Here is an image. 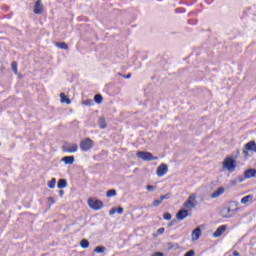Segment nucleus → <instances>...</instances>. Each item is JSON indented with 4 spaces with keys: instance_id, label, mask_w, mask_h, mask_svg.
<instances>
[{
    "instance_id": "36",
    "label": "nucleus",
    "mask_w": 256,
    "mask_h": 256,
    "mask_svg": "<svg viewBox=\"0 0 256 256\" xmlns=\"http://www.w3.org/2000/svg\"><path fill=\"white\" fill-rule=\"evenodd\" d=\"M116 213H118V215H123V207L116 208Z\"/></svg>"
},
{
    "instance_id": "45",
    "label": "nucleus",
    "mask_w": 256,
    "mask_h": 256,
    "mask_svg": "<svg viewBox=\"0 0 256 256\" xmlns=\"http://www.w3.org/2000/svg\"><path fill=\"white\" fill-rule=\"evenodd\" d=\"M233 255H234V256H240V254H239L238 251H234V252H233Z\"/></svg>"
},
{
    "instance_id": "20",
    "label": "nucleus",
    "mask_w": 256,
    "mask_h": 256,
    "mask_svg": "<svg viewBox=\"0 0 256 256\" xmlns=\"http://www.w3.org/2000/svg\"><path fill=\"white\" fill-rule=\"evenodd\" d=\"M60 97H61V103H66V105H71V99L65 96L64 93H61Z\"/></svg>"
},
{
    "instance_id": "25",
    "label": "nucleus",
    "mask_w": 256,
    "mask_h": 256,
    "mask_svg": "<svg viewBox=\"0 0 256 256\" xmlns=\"http://www.w3.org/2000/svg\"><path fill=\"white\" fill-rule=\"evenodd\" d=\"M55 185H57V179L52 178L50 182H48L49 189H55Z\"/></svg>"
},
{
    "instance_id": "26",
    "label": "nucleus",
    "mask_w": 256,
    "mask_h": 256,
    "mask_svg": "<svg viewBox=\"0 0 256 256\" xmlns=\"http://www.w3.org/2000/svg\"><path fill=\"white\" fill-rule=\"evenodd\" d=\"M94 101L95 103H98V104L103 103V96L101 94H96L94 96Z\"/></svg>"
},
{
    "instance_id": "11",
    "label": "nucleus",
    "mask_w": 256,
    "mask_h": 256,
    "mask_svg": "<svg viewBox=\"0 0 256 256\" xmlns=\"http://www.w3.org/2000/svg\"><path fill=\"white\" fill-rule=\"evenodd\" d=\"M225 231H227V225H221L220 227H218L216 229V231L213 233V237L217 238V237H221V235H223V233H225Z\"/></svg>"
},
{
    "instance_id": "37",
    "label": "nucleus",
    "mask_w": 256,
    "mask_h": 256,
    "mask_svg": "<svg viewBox=\"0 0 256 256\" xmlns=\"http://www.w3.org/2000/svg\"><path fill=\"white\" fill-rule=\"evenodd\" d=\"M157 233H158V235H163V233H165V228H159L158 230H157Z\"/></svg>"
},
{
    "instance_id": "12",
    "label": "nucleus",
    "mask_w": 256,
    "mask_h": 256,
    "mask_svg": "<svg viewBox=\"0 0 256 256\" xmlns=\"http://www.w3.org/2000/svg\"><path fill=\"white\" fill-rule=\"evenodd\" d=\"M225 193V188L224 187H219L217 190H215L211 195V199H217V197H221Z\"/></svg>"
},
{
    "instance_id": "18",
    "label": "nucleus",
    "mask_w": 256,
    "mask_h": 256,
    "mask_svg": "<svg viewBox=\"0 0 256 256\" xmlns=\"http://www.w3.org/2000/svg\"><path fill=\"white\" fill-rule=\"evenodd\" d=\"M98 126L100 129H107V121L105 120V117L101 116L98 120Z\"/></svg>"
},
{
    "instance_id": "17",
    "label": "nucleus",
    "mask_w": 256,
    "mask_h": 256,
    "mask_svg": "<svg viewBox=\"0 0 256 256\" xmlns=\"http://www.w3.org/2000/svg\"><path fill=\"white\" fill-rule=\"evenodd\" d=\"M246 151H256V143L255 141H250L245 145Z\"/></svg>"
},
{
    "instance_id": "30",
    "label": "nucleus",
    "mask_w": 256,
    "mask_h": 256,
    "mask_svg": "<svg viewBox=\"0 0 256 256\" xmlns=\"http://www.w3.org/2000/svg\"><path fill=\"white\" fill-rule=\"evenodd\" d=\"M171 217H172V215L169 212H166L163 215V219H165V221H171Z\"/></svg>"
},
{
    "instance_id": "4",
    "label": "nucleus",
    "mask_w": 256,
    "mask_h": 256,
    "mask_svg": "<svg viewBox=\"0 0 256 256\" xmlns=\"http://www.w3.org/2000/svg\"><path fill=\"white\" fill-rule=\"evenodd\" d=\"M136 157H138V159H142L143 161H155V160H157V157H154L153 153L145 152V151H138L137 154H136Z\"/></svg>"
},
{
    "instance_id": "27",
    "label": "nucleus",
    "mask_w": 256,
    "mask_h": 256,
    "mask_svg": "<svg viewBox=\"0 0 256 256\" xmlns=\"http://www.w3.org/2000/svg\"><path fill=\"white\" fill-rule=\"evenodd\" d=\"M105 250H106L105 246H98L94 249V252L95 253H105Z\"/></svg>"
},
{
    "instance_id": "24",
    "label": "nucleus",
    "mask_w": 256,
    "mask_h": 256,
    "mask_svg": "<svg viewBox=\"0 0 256 256\" xmlns=\"http://www.w3.org/2000/svg\"><path fill=\"white\" fill-rule=\"evenodd\" d=\"M80 247H82V249H89V240L87 239L81 240Z\"/></svg>"
},
{
    "instance_id": "47",
    "label": "nucleus",
    "mask_w": 256,
    "mask_h": 256,
    "mask_svg": "<svg viewBox=\"0 0 256 256\" xmlns=\"http://www.w3.org/2000/svg\"><path fill=\"white\" fill-rule=\"evenodd\" d=\"M243 153L247 155V150H243Z\"/></svg>"
},
{
    "instance_id": "8",
    "label": "nucleus",
    "mask_w": 256,
    "mask_h": 256,
    "mask_svg": "<svg viewBox=\"0 0 256 256\" xmlns=\"http://www.w3.org/2000/svg\"><path fill=\"white\" fill-rule=\"evenodd\" d=\"M167 171H169L167 164H161L160 166H158L156 174L158 177H163L167 175Z\"/></svg>"
},
{
    "instance_id": "33",
    "label": "nucleus",
    "mask_w": 256,
    "mask_h": 256,
    "mask_svg": "<svg viewBox=\"0 0 256 256\" xmlns=\"http://www.w3.org/2000/svg\"><path fill=\"white\" fill-rule=\"evenodd\" d=\"M120 77H123L124 79H131V73H128L127 75H123L121 73H118Z\"/></svg>"
},
{
    "instance_id": "9",
    "label": "nucleus",
    "mask_w": 256,
    "mask_h": 256,
    "mask_svg": "<svg viewBox=\"0 0 256 256\" xmlns=\"http://www.w3.org/2000/svg\"><path fill=\"white\" fill-rule=\"evenodd\" d=\"M239 204L236 201L229 202L228 206H226V209L232 213V216L234 213H237L239 211Z\"/></svg>"
},
{
    "instance_id": "42",
    "label": "nucleus",
    "mask_w": 256,
    "mask_h": 256,
    "mask_svg": "<svg viewBox=\"0 0 256 256\" xmlns=\"http://www.w3.org/2000/svg\"><path fill=\"white\" fill-rule=\"evenodd\" d=\"M177 224V220H172L170 223H169V227H173V225H176Z\"/></svg>"
},
{
    "instance_id": "21",
    "label": "nucleus",
    "mask_w": 256,
    "mask_h": 256,
    "mask_svg": "<svg viewBox=\"0 0 256 256\" xmlns=\"http://www.w3.org/2000/svg\"><path fill=\"white\" fill-rule=\"evenodd\" d=\"M249 201H253V195H247L241 199L242 205H246V203H249Z\"/></svg>"
},
{
    "instance_id": "43",
    "label": "nucleus",
    "mask_w": 256,
    "mask_h": 256,
    "mask_svg": "<svg viewBox=\"0 0 256 256\" xmlns=\"http://www.w3.org/2000/svg\"><path fill=\"white\" fill-rule=\"evenodd\" d=\"M58 193H59L60 197H63V195H65V191L64 190H59Z\"/></svg>"
},
{
    "instance_id": "7",
    "label": "nucleus",
    "mask_w": 256,
    "mask_h": 256,
    "mask_svg": "<svg viewBox=\"0 0 256 256\" xmlns=\"http://www.w3.org/2000/svg\"><path fill=\"white\" fill-rule=\"evenodd\" d=\"M62 150L66 153H77V151H79V146L77 144H68L64 145Z\"/></svg>"
},
{
    "instance_id": "2",
    "label": "nucleus",
    "mask_w": 256,
    "mask_h": 256,
    "mask_svg": "<svg viewBox=\"0 0 256 256\" xmlns=\"http://www.w3.org/2000/svg\"><path fill=\"white\" fill-rule=\"evenodd\" d=\"M223 169L229 171V173H233L235 171V167H237V161L232 157H226L222 162Z\"/></svg>"
},
{
    "instance_id": "6",
    "label": "nucleus",
    "mask_w": 256,
    "mask_h": 256,
    "mask_svg": "<svg viewBox=\"0 0 256 256\" xmlns=\"http://www.w3.org/2000/svg\"><path fill=\"white\" fill-rule=\"evenodd\" d=\"M196 199H197V195L191 194L188 197L187 201L184 202L183 207L185 209H195V207H196V204H195Z\"/></svg>"
},
{
    "instance_id": "28",
    "label": "nucleus",
    "mask_w": 256,
    "mask_h": 256,
    "mask_svg": "<svg viewBox=\"0 0 256 256\" xmlns=\"http://www.w3.org/2000/svg\"><path fill=\"white\" fill-rule=\"evenodd\" d=\"M172 195L171 193H166L165 195L160 196L159 200L163 203L165 199H171Z\"/></svg>"
},
{
    "instance_id": "13",
    "label": "nucleus",
    "mask_w": 256,
    "mask_h": 256,
    "mask_svg": "<svg viewBox=\"0 0 256 256\" xmlns=\"http://www.w3.org/2000/svg\"><path fill=\"white\" fill-rule=\"evenodd\" d=\"M220 215H221V217H223L224 219H229V218L233 217V213H231V212L227 209V207H224V208L221 209Z\"/></svg>"
},
{
    "instance_id": "5",
    "label": "nucleus",
    "mask_w": 256,
    "mask_h": 256,
    "mask_svg": "<svg viewBox=\"0 0 256 256\" xmlns=\"http://www.w3.org/2000/svg\"><path fill=\"white\" fill-rule=\"evenodd\" d=\"M88 206L91 209H93L94 211H99V210L103 209V201H101L99 199L89 198L88 199Z\"/></svg>"
},
{
    "instance_id": "35",
    "label": "nucleus",
    "mask_w": 256,
    "mask_h": 256,
    "mask_svg": "<svg viewBox=\"0 0 256 256\" xmlns=\"http://www.w3.org/2000/svg\"><path fill=\"white\" fill-rule=\"evenodd\" d=\"M146 189H147V191H155L156 186H153V185H147Z\"/></svg>"
},
{
    "instance_id": "38",
    "label": "nucleus",
    "mask_w": 256,
    "mask_h": 256,
    "mask_svg": "<svg viewBox=\"0 0 256 256\" xmlns=\"http://www.w3.org/2000/svg\"><path fill=\"white\" fill-rule=\"evenodd\" d=\"M185 8H177L176 10H175V12L176 13H185Z\"/></svg>"
},
{
    "instance_id": "31",
    "label": "nucleus",
    "mask_w": 256,
    "mask_h": 256,
    "mask_svg": "<svg viewBox=\"0 0 256 256\" xmlns=\"http://www.w3.org/2000/svg\"><path fill=\"white\" fill-rule=\"evenodd\" d=\"M163 202L158 199V200H154L153 203H152V206L153 207H159V205H161Z\"/></svg>"
},
{
    "instance_id": "32",
    "label": "nucleus",
    "mask_w": 256,
    "mask_h": 256,
    "mask_svg": "<svg viewBox=\"0 0 256 256\" xmlns=\"http://www.w3.org/2000/svg\"><path fill=\"white\" fill-rule=\"evenodd\" d=\"M12 71L13 73H15V75H17V62H12Z\"/></svg>"
},
{
    "instance_id": "16",
    "label": "nucleus",
    "mask_w": 256,
    "mask_h": 256,
    "mask_svg": "<svg viewBox=\"0 0 256 256\" xmlns=\"http://www.w3.org/2000/svg\"><path fill=\"white\" fill-rule=\"evenodd\" d=\"M201 237V228L197 227L192 231V241H197Z\"/></svg>"
},
{
    "instance_id": "34",
    "label": "nucleus",
    "mask_w": 256,
    "mask_h": 256,
    "mask_svg": "<svg viewBox=\"0 0 256 256\" xmlns=\"http://www.w3.org/2000/svg\"><path fill=\"white\" fill-rule=\"evenodd\" d=\"M184 256H195V250H190L184 254Z\"/></svg>"
},
{
    "instance_id": "40",
    "label": "nucleus",
    "mask_w": 256,
    "mask_h": 256,
    "mask_svg": "<svg viewBox=\"0 0 256 256\" xmlns=\"http://www.w3.org/2000/svg\"><path fill=\"white\" fill-rule=\"evenodd\" d=\"M189 25H197V20H188Z\"/></svg>"
},
{
    "instance_id": "1",
    "label": "nucleus",
    "mask_w": 256,
    "mask_h": 256,
    "mask_svg": "<svg viewBox=\"0 0 256 256\" xmlns=\"http://www.w3.org/2000/svg\"><path fill=\"white\" fill-rule=\"evenodd\" d=\"M253 177H256V169L255 168H250L244 171V176L240 175L236 177L234 180L230 181V185L235 186L238 183H243L245 179H252Z\"/></svg>"
},
{
    "instance_id": "15",
    "label": "nucleus",
    "mask_w": 256,
    "mask_h": 256,
    "mask_svg": "<svg viewBox=\"0 0 256 256\" xmlns=\"http://www.w3.org/2000/svg\"><path fill=\"white\" fill-rule=\"evenodd\" d=\"M65 165H73L75 163V156H65L61 159Z\"/></svg>"
},
{
    "instance_id": "22",
    "label": "nucleus",
    "mask_w": 256,
    "mask_h": 256,
    "mask_svg": "<svg viewBox=\"0 0 256 256\" xmlns=\"http://www.w3.org/2000/svg\"><path fill=\"white\" fill-rule=\"evenodd\" d=\"M56 47H58V49H64V50L69 49V45H67V43L65 42H57Z\"/></svg>"
},
{
    "instance_id": "23",
    "label": "nucleus",
    "mask_w": 256,
    "mask_h": 256,
    "mask_svg": "<svg viewBox=\"0 0 256 256\" xmlns=\"http://www.w3.org/2000/svg\"><path fill=\"white\" fill-rule=\"evenodd\" d=\"M106 197H117V190L110 189L106 192Z\"/></svg>"
},
{
    "instance_id": "19",
    "label": "nucleus",
    "mask_w": 256,
    "mask_h": 256,
    "mask_svg": "<svg viewBox=\"0 0 256 256\" xmlns=\"http://www.w3.org/2000/svg\"><path fill=\"white\" fill-rule=\"evenodd\" d=\"M58 189H65L67 187V180L66 179H59L57 183Z\"/></svg>"
},
{
    "instance_id": "41",
    "label": "nucleus",
    "mask_w": 256,
    "mask_h": 256,
    "mask_svg": "<svg viewBox=\"0 0 256 256\" xmlns=\"http://www.w3.org/2000/svg\"><path fill=\"white\" fill-rule=\"evenodd\" d=\"M152 256H165V254L163 252H155Z\"/></svg>"
},
{
    "instance_id": "48",
    "label": "nucleus",
    "mask_w": 256,
    "mask_h": 256,
    "mask_svg": "<svg viewBox=\"0 0 256 256\" xmlns=\"http://www.w3.org/2000/svg\"><path fill=\"white\" fill-rule=\"evenodd\" d=\"M0 146H1V142H0Z\"/></svg>"
},
{
    "instance_id": "14",
    "label": "nucleus",
    "mask_w": 256,
    "mask_h": 256,
    "mask_svg": "<svg viewBox=\"0 0 256 256\" xmlns=\"http://www.w3.org/2000/svg\"><path fill=\"white\" fill-rule=\"evenodd\" d=\"M35 15H41L43 13V8L41 7V0H37L34 6Z\"/></svg>"
},
{
    "instance_id": "46",
    "label": "nucleus",
    "mask_w": 256,
    "mask_h": 256,
    "mask_svg": "<svg viewBox=\"0 0 256 256\" xmlns=\"http://www.w3.org/2000/svg\"><path fill=\"white\" fill-rule=\"evenodd\" d=\"M169 249H173V244L169 243Z\"/></svg>"
},
{
    "instance_id": "10",
    "label": "nucleus",
    "mask_w": 256,
    "mask_h": 256,
    "mask_svg": "<svg viewBox=\"0 0 256 256\" xmlns=\"http://www.w3.org/2000/svg\"><path fill=\"white\" fill-rule=\"evenodd\" d=\"M187 217H189V211L186 209H180L176 214V219H178V221H183L184 219H187Z\"/></svg>"
},
{
    "instance_id": "44",
    "label": "nucleus",
    "mask_w": 256,
    "mask_h": 256,
    "mask_svg": "<svg viewBox=\"0 0 256 256\" xmlns=\"http://www.w3.org/2000/svg\"><path fill=\"white\" fill-rule=\"evenodd\" d=\"M48 200L52 203H55V200L53 199V197H49Z\"/></svg>"
},
{
    "instance_id": "39",
    "label": "nucleus",
    "mask_w": 256,
    "mask_h": 256,
    "mask_svg": "<svg viewBox=\"0 0 256 256\" xmlns=\"http://www.w3.org/2000/svg\"><path fill=\"white\" fill-rule=\"evenodd\" d=\"M115 213H117V208H112V209L109 211V215H115Z\"/></svg>"
},
{
    "instance_id": "3",
    "label": "nucleus",
    "mask_w": 256,
    "mask_h": 256,
    "mask_svg": "<svg viewBox=\"0 0 256 256\" xmlns=\"http://www.w3.org/2000/svg\"><path fill=\"white\" fill-rule=\"evenodd\" d=\"M95 147V142L91 138H86L80 142V149L85 153Z\"/></svg>"
},
{
    "instance_id": "29",
    "label": "nucleus",
    "mask_w": 256,
    "mask_h": 256,
    "mask_svg": "<svg viewBox=\"0 0 256 256\" xmlns=\"http://www.w3.org/2000/svg\"><path fill=\"white\" fill-rule=\"evenodd\" d=\"M94 101L91 99H88L86 101L83 102L84 105H86L87 107H91L92 105H94Z\"/></svg>"
}]
</instances>
